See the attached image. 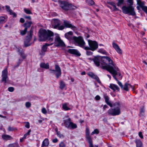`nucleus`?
Wrapping results in <instances>:
<instances>
[{"instance_id": "1", "label": "nucleus", "mask_w": 147, "mask_h": 147, "mask_svg": "<svg viewBox=\"0 0 147 147\" xmlns=\"http://www.w3.org/2000/svg\"><path fill=\"white\" fill-rule=\"evenodd\" d=\"M100 67L102 69L109 71L113 75L115 80L117 82V83L121 88H123L122 83L119 81L116 78L117 74L118 68L114 64L110 58L107 56H103L101 57Z\"/></svg>"}, {"instance_id": "2", "label": "nucleus", "mask_w": 147, "mask_h": 147, "mask_svg": "<svg viewBox=\"0 0 147 147\" xmlns=\"http://www.w3.org/2000/svg\"><path fill=\"white\" fill-rule=\"evenodd\" d=\"M54 33L52 31L46 30H42L40 32L39 36V40L40 41H43L48 40L50 42H51L53 40Z\"/></svg>"}, {"instance_id": "3", "label": "nucleus", "mask_w": 147, "mask_h": 147, "mask_svg": "<svg viewBox=\"0 0 147 147\" xmlns=\"http://www.w3.org/2000/svg\"><path fill=\"white\" fill-rule=\"evenodd\" d=\"M73 39L76 45L82 48H84L85 50H90V47H85V43L84 40L80 36L76 37L74 36Z\"/></svg>"}, {"instance_id": "4", "label": "nucleus", "mask_w": 147, "mask_h": 147, "mask_svg": "<svg viewBox=\"0 0 147 147\" xmlns=\"http://www.w3.org/2000/svg\"><path fill=\"white\" fill-rule=\"evenodd\" d=\"M59 3L60 7L65 11L74 9L76 8V7L72 6L71 4L66 1H59Z\"/></svg>"}, {"instance_id": "5", "label": "nucleus", "mask_w": 147, "mask_h": 147, "mask_svg": "<svg viewBox=\"0 0 147 147\" xmlns=\"http://www.w3.org/2000/svg\"><path fill=\"white\" fill-rule=\"evenodd\" d=\"M122 9L123 12L125 14L133 16L136 15L134 8L131 6H129L127 7L123 6L122 7Z\"/></svg>"}, {"instance_id": "6", "label": "nucleus", "mask_w": 147, "mask_h": 147, "mask_svg": "<svg viewBox=\"0 0 147 147\" xmlns=\"http://www.w3.org/2000/svg\"><path fill=\"white\" fill-rule=\"evenodd\" d=\"M33 32V29L31 28L30 31L28 32V35L27 36L25 39L24 42L25 47H27L31 45V44L29 43V42L32 39Z\"/></svg>"}, {"instance_id": "7", "label": "nucleus", "mask_w": 147, "mask_h": 147, "mask_svg": "<svg viewBox=\"0 0 147 147\" xmlns=\"http://www.w3.org/2000/svg\"><path fill=\"white\" fill-rule=\"evenodd\" d=\"M54 43L56 47L63 46L65 44L58 34L55 35Z\"/></svg>"}, {"instance_id": "8", "label": "nucleus", "mask_w": 147, "mask_h": 147, "mask_svg": "<svg viewBox=\"0 0 147 147\" xmlns=\"http://www.w3.org/2000/svg\"><path fill=\"white\" fill-rule=\"evenodd\" d=\"M55 70H50V73L55 74L57 78L61 75V71L60 68L58 65H55Z\"/></svg>"}, {"instance_id": "9", "label": "nucleus", "mask_w": 147, "mask_h": 147, "mask_svg": "<svg viewBox=\"0 0 147 147\" xmlns=\"http://www.w3.org/2000/svg\"><path fill=\"white\" fill-rule=\"evenodd\" d=\"M88 42L91 50L94 51L98 48V45L96 42L94 41H93L90 40H88Z\"/></svg>"}, {"instance_id": "10", "label": "nucleus", "mask_w": 147, "mask_h": 147, "mask_svg": "<svg viewBox=\"0 0 147 147\" xmlns=\"http://www.w3.org/2000/svg\"><path fill=\"white\" fill-rule=\"evenodd\" d=\"M2 77L1 82L5 84L8 80L7 70V68L2 71Z\"/></svg>"}, {"instance_id": "11", "label": "nucleus", "mask_w": 147, "mask_h": 147, "mask_svg": "<svg viewBox=\"0 0 147 147\" xmlns=\"http://www.w3.org/2000/svg\"><path fill=\"white\" fill-rule=\"evenodd\" d=\"M108 114L110 115L115 116L119 115L120 113L114 108L109 109L107 112Z\"/></svg>"}, {"instance_id": "12", "label": "nucleus", "mask_w": 147, "mask_h": 147, "mask_svg": "<svg viewBox=\"0 0 147 147\" xmlns=\"http://www.w3.org/2000/svg\"><path fill=\"white\" fill-rule=\"evenodd\" d=\"M53 43H51L50 44L46 43L42 47L41 52L40 53V54L42 55H43L45 54V53L47 51V47L48 46L52 45Z\"/></svg>"}, {"instance_id": "13", "label": "nucleus", "mask_w": 147, "mask_h": 147, "mask_svg": "<svg viewBox=\"0 0 147 147\" xmlns=\"http://www.w3.org/2000/svg\"><path fill=\"white\" fill-rule=\"evenodd\" d=\"M65 26L67 28H71L72 30H75L76 29V27L67 20H65L63 22Z\"/></svg>"}, {"instance_id": "14", "label": "nucleus", "mask_w": 147, "mask_h": 147, "mask_svg": "<svg viewBox=\"0 0 147 147\" xmlns=\"http://www.w3.org/2000/svg\"><path fill=\"white\" fill-rule=\"evenodd\" d=\"M67 51L69 53L71 54L74 55L78 56H80L81 55L80 53H79L77 49H69Z\"/></svg>"}, {"instance_id": "15", "label": "nucleus", "mask_w": 147, "mask_h": 147, "mask_svg": "<svg viewBox=\"0 0 147 147\" xmlns=\"http://www.w3.org/2000/svg\"><path fill=\"white\" fill-rule=\"evenodd\" d=\"M113 106L114 107V109H115L116 111H118V112L120 114L121 113L120 108L121 105L119 102H115L113 105Z\"/></svg>"}, {"instance_id": "16", "label": "nucleus", "mask_w": 147, "mask_h": 147, "mask_svg": "<svg viewBox=\"0 0 147 147\" xmlns=\"http://www.w3.org/2000/svg\"><path fill=\"white\" fill-rule=\"evenodd\" d=\"M88 75L89 76L96 80V81L99 83H101V82L100 81L99 78L96 75H95L94 73L91 72H89L88 74Z\"/></svg>"}, {"instance_id": "17", "label": "nucleus", "mask_w": 147, "mask_h": 147, "mask_svg": "<svg viewBox=\"0 0 147 147\" xmlns=\"http://www.w3.org/2000/svg\"><path fill=\"white\" fill-rule=\"evenodd\" d=\"M66 117H67L68 118L67 119L64 120L63 121L64 125L65 127L67 128H69V125L71 123V118L68 117V116H66Z\"/></svg>"}, {"instance_id": "18", "label": "nucleus", "mask_w": 147, "mask_h": 147, "mask_svg": "<svg viewBox=\"0 0 147 147\" xmlns=\"http://www.w3.org/2000/svg\"><path fill=\"white\" fill-rule=\"evenodd\" d=\"M5 7L6 10L7 12L9 13L10 15H12L13 18H16V14L10 9V8L9 6L6 5L5 6Z\"/></svg>"}, {"instance_id": "19", "label": "nucleus", "mask_w": 147, "mask_h": 147, "mask_svg": "<svg viewBox=\"0 0 147 147\" xmlns=\"http://www.w3.org/2000/svg\"><path fill=\"white\" fill-rule=\"evenodd\" d=\"M112 45L113 47L115 49L118 53L120 54H122V51L118 45L114 42H113Z\"/></svg>"}, {"instance_id": "20", "label": "nucleus", "mask_w": 147, "mask_h": 147, "mask_svg": "<svg viewBox=\"0 0 147 147\" xmlns=\"http://www.w3.org/2000/svg\"><path fill=\"white\" fill-rule=\"evenodd\" d=\"M109 87L112 90L113 92H115L116 90L119 91L120 90V88L117 85L114 84H110Z\"/></svg>"}, {"instance_id": "21", "label": "nucleus", "mask_w": 147, "mask_h": 147, "mask_svg": "<svg viewBox=\"0 0 147 147\" xmlns=\"http://www.w3.org/2000/svg\"><path fill=\"white\" fill-rule=\"evenodd\" d=\"M73 32L71 31H69L65 34V37L68 40H71L72 39L74 40L73 38L74 36L72 37Z\"/></svg>"}, {"instance_id": "22", "label": "nucleus", "mask_w": 147, "mask_h": 147, "mask_svg": "<svg viewBox=\"0 0 147 147\" xmlns=\"http://www.w3.org/2000/svg\"><path fill=\"white\" fill-rule=\"evenodd\" d=\"M104 97L105 99V102L106 103L111 107H113V105L111 102L109 101V98L108 96L106 94L104 95Z\"/></svg>"}, {"instance_id": "23", "label": "nucleus", "mask_w": 147, "mask_h": 147, "mask_svg": "<svg viewBox=\"0 0 147 147\" xmlns=\"http://www.w3.org/2000/svg\"><path fill=\"white\" fill-rule=\"evenodd\" d=\"M131 88L133 90H134V87H133L131 84L125 83L124 85V86H123V89L126 91H128L129 90V88Z\"/></svg>"}, {"instance_id": "24", "label": "nucleus", "mask_w": 147, "mask_h": 147, "mask_svg": "<svg viewBox=\"0 0 147 147\" xmlns=\"http://www.w3.org/2000/svg\"><path fill=\"white\" fill-rule=\"evenodd\" d=\"M32 24V23L31 21H26L25 23L24 24L23 26L25 28H26L27 30L28 28L30 27Z\"/></svg>"}, {"instance_id": "25", "label": "nucleus", "mask_w": 147, "mask_h": 147, "mask_svg": "<svg viewBox=\"0 0 147 147\" xmlns=\"http://www.w3.org/2000/svg\"><path fill=\"white\" fill-rule=\"evenodd\" d=\"M61 25L60 21L57 19L54 21V24L53 26L54 28L55 29L57 28L58 27Z\"/></svg>"}, {"instance_id": "26", "label": "nucleus", "mask_w": 147, "mask_h": 147, "mask_svg": "<svg viewBox=\"0 0 147 147\" xmlns=\"http://www.w3.org/2000/svg\"><path fill=\"white\" fill-rule=\"evenodd\" d=\"M41 67L46 69H48L49 68V65L48 63H41L40 64Z\"/></svg>"}, {"instance_id": "27", "label": "nucleus", "mask_w": 147, "mask_h": 147, "mask_svg": "<svg viewBox=\"0 0 147 147\" xmlns=\"http://www.w3.org/2000/svg\"><path fill=\"white\" fill-rule=\"evenodd\" d=\"M2 138L5 140H7L12 139V138L10 136L7 135H2Z\"/></svg>"}, {"instance_id": "28", "label": "nucleus", "mask_w": 147, "mask_h": 147, "mask_svg": "<svg viewBox=\"0 0 147 147\" xmlns=\"http://www.w3.org/2000/svg\"><path fill=\"white\" fill-rule=\"evenodd\" d=\"M93 60L95 65L97 67L100 66L99 60L97 57H95L93 59Z\"/></svg>"}, {"instance_id": "29", "label": "nucleus", "mask_w": 147, "mask_h": 147, "mask_svg": "<svg viewBox=\"0 0 147 147\" xmlns=\"http://www.w3.org/2000/svg\"><path fill=\"white\" fill-rule=\"evenodd\" d=\"M7 20V19L4 16L0 17V25L5 23Z\"/></svg>"}, {"instance_id": "30", "label": "nucleus", "mask_w": 147, "mask_h": 147, "mask_svg": "<svg viewBox=\"0 0 147 147\" xmlns=\"http://www.w3.org/2000/svg\"><path fill=\"white\" fill-rule=\"evenodd\" d=\"M77 127V126L76 124L71 122L69 125V128L70 129H75Z\"/></svg>"}, {"instance_id": "31", "label": "nucleus", "mask_w": 147, "mask_h": 147, "mask_svg": "<svg viewBox=\"0 0 147 147\" xmlns=\"http://www.w3.org/2000/svg\"><path fill=\"white\" fill-rule=\"evenodd\" d=\"M42 145L45 146H47L49 144V140L48 139L46 138L42 142Z\"/></svg>"}, {"instance_id": "32", "label": "nucleus", "mask_w": 147, "mask_h": 147, "mask_svg": "<svg viewBox=\"0 0 147 147\" xmlns=\"http://www.w3.org/2000/svg\"><path fill=\"white\" fill-rule=\"evenodd\" d=\"M62 108L65 111H67L70 109V108L67 107L66 103H65L63 105Z\"/></svg>"}, {"instance_id": "33", "label": "nucleus", "mask_w": 147, "mask_h": 147, "mask_svg": "<svg viewBox=\"0 0 147 147\" xmlns=\"http://www.w3.org/2000/svg\"><path fill=\"white\" fill-rule=\"evenodd\" d=\"M86 138L89 144L92 143V140L90 136H86Z\"/></svg>"}, {"instance_id": "34", "label": "nucleus", "mask_w": 147, "mask_h": 147, "mask_svg": "<svg viewBox=\"0 0 147 147\" xmlns=\"http://www.w3.org/2000/svg\"><path fill=\"white\" fill-rule=\"evenodd\" d=\"M137 147H142V143L141 141L138 140L136 142Z\"/></svg>"}, {"instance_id": "35", "label": "nucleus", "mask_w": 147, "mask_h": 147, "mask_svg": "<svg viewBox=\"0 0 147 147\" xmlns=\"http://www.w3.org/2000/svg\"><path fill=\"white\" fill-rule=\"evenodd\" d=\"M24 11L27 14H32V13L31 11L28 9L26 8H24Z\"/></svg>"}, {"instance_id": "36", "label": "nucleus", "mask_w": 147, "mask_h": 147, "mask_svg": "<svg viewBox=\"0 0 147 147\" xmlns=\"http://www.w3.org/2000/svg\"><path fill=\"white\" fill-rule=\"evenodd\" d=\"M98 51L99 52H100V53H102V54H105L106 55H107V53L106 52V51L104 50V49H99Z\"/></svg>"}, {"instance_id": "37", "label": "nucleus", "mask_w": 147, "mask_h": 147, "mask_svg": "<svg viewBox=\"0 0 147 147\" xmlns=\"http://www.w3.org/2000/svg\"><path fill=\"white\" fill-rule=\"evenodd\" d=\"M124 1V0H118V2L117 4L118 6H120L122 4Z\"/></svg>"}, {"instance_id": "38", "label": "nucleus", "mask_w": 147, "mask_h": 147, "mask_svg": "<svg viewBox=\"0 0 147 147\" xmlns=\"http://www.w3.org/2000/svg\"><path fill=\"white\" fill-rule=\"evenodd\" d=\"M86 2L88 4L91 5H92L94 3V2L92 0H87Z\"/></svg>"}, {"instance_id": "39", "label": "nucleus", "mask_w": 147, "mask_h": 147, "mask_svg": "<svg viewBox=\"0 0 147 147\" xmlns=\"http://www.w3.org/2000/svg\"><path fill=\"white\" fill-rule=\"evenodd\" d=\"M65 84L64 82L61 81L60 88L61 89H63L65 87Z\"/></svg>"}, {"instance_id": "40", "label": "nucleus", "mask_w": 147, "mask_h": 147, "mask_svg": "<svg viewBox=\"0 0 147 147\" xmlns=\"http://www.w3.org/2000/svg\"><path fill=\"white\" fill-rule=\"evenodd\" d=\"M90 132L89 128L87 127L86 129V136H90Z\"/></svg>"}, {"instance_id": "41", "label": "nucleus", "mask_w": 147, "mask_h": 147, "mask_svg": "<svg viewBox=\"0 0 147 147\" xmlns=\"http://www.w3.org/2000/svg\"><path fill=\"white\" fill-rule=\"evenodd\" d=\"M56 131L57 132V135L58 137H59L60 138H62L63 137V136L61 134L60 132H59L57 131V129H56Z\"/></svg>"}, {"instance_id": "42", "label": "nucleus", "mask_w": 147, "mask_h": 147, "mask_svg": "<svg viewBox=\"0 0 147 147\" xmlns=\"http://www.w3.org/2000/svg\"><path fill=\"white\" fill-rule=\"evenodd\" d=\"M27 30L26 28L24 29V30H22L20 31V34L22 35H24L26 34Z\"/></svg>"}, {"instance_id": "43", "label": "nucleus", "mask_w": 147, "mask_h": 147, "mask_svg": "<svg viewBox=\"0 0 147 147\" xmlns=\"http://www.w3.org/2000/svg\"><path fill=\"white\" fill-rule=\"evenodd\" d=\"M99 131L98 129H95L94 131L91 133V134L92 135H93L94 134H99Z\"/></svg>"}, {"instance_id": "44", "label": "nucleus", "mask_w": 147, "mask_h": 147, "mask_svg": "<svg viewBox=\"0 0 147 147\" xmlns=\"http://www.w3.org/2000/svg\"><path fill=\"white\" fill-rule=\"evenodd\" d=\"M25 105L27 108H29L31 105V104L30 102H28L26 103Z\"/></svg>"}, {"instance_id": "45", "label": "nucleus", "mask_w": 147, "mask_h": 147, "mask_svg": "<svg viewBox=\"0 0 147 147\" xmlns=\"http://www.w3.org/2000/svg\"><path fill=\"white\" fill-rule=\"evenodd\" d=\"M59 146L60 147H65V144L63 142H61L59 144Z\"/></svg>"}, {"instance_id": "46", "label": "nucleus", "mask_w": 147, "mask_h": 147, "mask_svg": "<svg viewBox=\"0 0 147 147\" xmlns=\"http://www.w3.org/2000/svg\"><path fill=\"white\" fill-rule=\"evenodd\" d=\"M15 129H16L14 128L13 127H11L10 126H9L8 128V130L9 131H11L15 130Z\"/></svg>"}, {"instance_id": "47", "label": "nucleus", "mask_w": 147, "mask_h": 147, "mask_svg": "<svg viewBox=\"0 0 147 147\" xmlns=\"http://www.w3.org/2000/svg\"><path fill=\"white\" fill-rule=\"evenodd\" d=\"M65 28V26L63 25L59 26L57 28L59 30H63Z\"/></svg>"}, {"instance_id": "48", "label": "nucleus", "mask_w": 147, "mask_h": 147, "mask_svg": "<svg viewBox=\"0 0 147 147\" xmlns=\"http://www.w3.org/2000/svg\"><path fill=\"white\" fill-rule=\"evenodd\" d=\"M142 9L145 12L147 13V7L145 6H143L142 7Z\"/></svg>"}, {"instance_id": "49", "label": "nucleus", "mask_w": 147, "mask_h": 147, "mask_svg": "<svg viewBox=\"0 0 147 147\" xmlns=\"http://www.w3.org/2000/svg\"><path fill=\"white\" fill-rule=\"evenodd\" d=\"M41 111L42 113L44 114H46L47 113V110L45 108H42V109Z\"/></svg>"}, {"instance_id": "50", "label": "nucleus", "mask_w": 147, "mask_h": 147, "mask_svg": "<svg viewBox=\"0 0 147 147\" xmlns=\"http://www.w3.org/2000/svg\"><path fill=\"white\" fill-rule=\"evenodd\" d=\"M14 90V88L13 87H9L8 88V90L9 91L12 92Z\"/></svg>"}, {"instance_id": "51", "label": "nucleus", "mask_w": 147, "mask_h": 147, "mask_svg": "<svg viewBox=\"0 0 147 147\" xmlns=\"http://www.w3.org/2000/svg\"><path fill=\"white\" fill-rule=\"evenodd\" d=\"M127 2L129 3L130 5H132L133 3V0H127Z\"/></svg>"}, {"instance_id": "52", "label": "nucleus", "mask_w": 147, "mask_h": 147, "mask_svg": "<svg viewBox=\"0 0 147 147\" xmlns=\"http://www.w3.org/2000/svg\"><path fill=\"white\" fill-rule=\"evenodd\" d=\"M25 127L27 128H29L30 127L29 123L28 122H27L26 123Z\"/></svg>"}, {"instance_id": "53", "label": "nucleus", "mask_w": 147, "mask_h": 147, "mask_svg": "<svg viewBox=\"0 0 147 147\" xmlns=\"http://www.w3.org/2000/svg\"><path fill=\"white\" fill-rule=\"evenodd\" d=\"M93 53L90 51H86V54L88 55H92Z\"/></svg>"}, {"instance_id": "54", "label": "nucleus", "mask_w": 147, "mask_h": 147, "mask_svg": "<svg viewBox=\"0 0 147 147\" xmlns=\"http://www.w3.org/2000/svg\"><path fill=\"white\" fill-rule=\"evenodd\" d=\"M113 10L114 11H117L118 10V9L117 8L115 4L113 6Z\"/></svg>"}, {"instance_id": "55", "label": "nucleus", "mask_w": 147, "mask_h": 147, "mask_svg": "<svg viewBox=\"0 0 147 147\" xmlns=\"http://www.w3.org/2000/svg\"><path fill=\"white\" fill-rule=\"evenodd\" d=\"M24 17L25 18L28 19V20H31V17L30 16H24Z\"/></svg>"}, {"instance_id": "56", "label": "nucleus", "mask_w": 147, "mask_h": 147, "mask_svg": "<svg viewBox=\"0 0 147 147\" xmlns=\"http://www.w3.org/2000/svg\"><path fill=\"white\" fill-rule=\"evenodd\" d=\"M139 136L140 138L142 139L143 138V136L142 135V133L141 132H140L139 133Z\"/></svg>"}, {"instance_id": "57", "label": "nucleus", "mask_w": 147, "mask_h": 147, "mask_svg": "<svg viewBox=\"0 0 147 147\" xmlns=\"http://www.w3.org/2000/svg\"><path fill=\"white\" fill-rule=\"evenodd\" d=\"M107 3L109 4L112 5V6H113L115 4L113 2H107Z\"/></svg>"}, {"instance_id": "58", "label": "nucleus", "mask_w": 147, "mask_h": 147, "mask_svg": "<svg viewBox=\"0 0 147 147\" xmlns=\"http://www.w3.org/2000/svg\"><path fill=\"white\" fill-rule=\"evenodd\" d=\"M25 20L23 18H21L20 19V22L21 23H23L24 22Z\"/></svg>"}, {"instance_id": "59", "label": "nucleus", "mask_w": 147, "mask_h": 147, "mask_svg": "<svg viewBox=\"0 0 147 147\" xmlns=\"http://www.w3.org/2000/svg\"><path fill=\"white\" fill-rule=\"evenodd\" d=\"M58 141V140L57 138H55L52 140V142L54 143L57 142Z\"/></svg>"}, {"instance_id": "60", "label": "nucleus", "mask_w": 147, "mask_h": 147, "mask_svg": "<svg viewBox=\"0 0 147 147\" xmlns=\"http://www.w3.org/2000/svg\"><path fill=\"white\" fill-rule=\"evenodd\" d=\"M20 55L22 57L23 59H24L26 58V56L24 55L22 53H20Z\"/></svg>"}, {"instance_id": "61", "label": "nucleus", "mask_w": 147, "mask_h": 147, "mask_svg": "<svg viewBox=\"0 0 147 147\" xmlns=\"http://www.w3.org/2000/svg\"><path fill=\"white\" fill-rule=\"evenodd\" d=\"M100 99V96L98 95L96 96L95 97V99L96 100H99Z\"/></svg>"}, {"instance_id": "62", "label": "nucleus", "mask_w": 147, "mask_h": 147, "mask_svg": "<svg viewBox=\"0 0 147 147\" xmlns=\"http://www.w3.org/2000/svg\"><path fill=\"white\" fill-rule=\"evenodd\" d=\"M144 112V110L143 109H141L140 110V112L141 114H143Z\"/></svg>"}, {"instance_id": "63", "label": "nucleus", "mask_w": 147, "mask_h": 147, "mask_svg": "<svg viewBox=\"0 0 147 147\" xmlns=\"http://www.w3.org/2000/svg\"><path fill=\"white\" fill-rule=\"evenodd\" d=\"M31 130L30 129L29 130L28 132H27V133H26V134H26V136H29L30 135V132H31Z\"/></svg>"}, {"instance_id": "64", "label": "nucleus", "mask_w": 147, "mask_h": 147, "mask_svg": "<svg viewBox=\"0 0 147 147\" xmlns=\"http://www.w3.org/2000/svg\"><path fill=\"white\" fill-rule=\"evenodd\" d=\"M108 108V107L107 105H105L103 107V109H104V110H105L106 109Z\"/></svg>"}]
</instances>
